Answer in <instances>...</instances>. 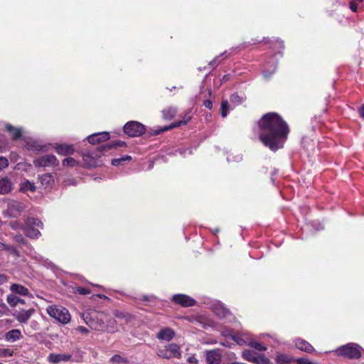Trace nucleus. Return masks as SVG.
Segmentation results:
<instances>
[{"label":"nucleus","mask_w":364,"mask_h":364,"mask_svg":"<svg viewBox=\"0 0 364 364\" xmlns=\"http://www.w3.org/2000/svg\"><path fill=\"white\" fill-rule=\"evenodd\" d=\"M259 138L272 151L283 147L289 132L287 122L275 112L264 114L258 121Z\"/></svg>","instance_id":"nucleus-1"},{"label":"nucleus","mask_w":364,"mask_h":364,"mask_svg":"<svg viewBox=\"0 0 364 364\" xmlns=\"http://www.w3.org/2000/svg\"><path fill=\"white\" fill-rule=\"evenodd\" d=\"M46 312L50 317L61 323L66 324L70 321V314L68 310L61 306H49L46 309Z\"/></svg>","instance_id":"nucleus-2"},{"label":"nucleus","mask_w":364,"mask_h":364,"mask_svg":"<svg viewBox=\"0 0 364 364\" xmlns=\"http://www.w3.org/2000/svg\"><path fill=\"white\" fill-rule=\"evenodd\" d=\"M105 150H99V146L95 151H89L82 154L83 166L87 168H95L100 165L99 159L104 154Z\"/></svg>","instance_id":"nucleus-3"},{"label":"nucleus","mask_w":364,"mask_h":364,"mask_svg":"<svg viewBox=\"0 0 364 364\" xmlns=\"http://www.w3.org/2000/svg\"><path fill=\"white\" fill-rule=\"evenodd\" d=\"M336 352L337 355L350 359H358L361 356L358 345L353 343L340 346L336 349Z\"/></svg>","instance_id":"nucleus-4"},{"label":"nucleus","mask_w":364,"mask_h":364,"mask_svg":"<svg viewBox=\"0 0 364 364\" xmlns=\"http://www.w3.org/2000/svg\"><path fill=\"white\" fill-rule=\"evenodd\" d=\"M145 131V126L136 121L128 122L124 126V132L130 137L141 136Z\"/></svg>","instance_id":"nucleus-5"},{"label":"nucleus","mask_w":364,"mask_h":364,"mask_svg":"<svg viewBox=\"0 0 364 364\" xmlns=\"http://www.w3.org/2000/svg\"><path fill=\"white\" fill-rule=\"evenodd\" d=\"M157 354L162 358H178L181 357L180 347L176 343H170L168 346H166L164 348L159 349Z\"/></svg>","instance_id":"nucleus-6"},{"label":"nucleus","mask_w":364,"mask_h":364,"mask_svg":"<svg viewBox=\"0 0 364 364\" xmlns=\"http://www.w3.org/2000/svg\"><path fill=\"white\" fill-rule=\"evenodd\" d=\"M33 163L36 167H55L59 165V161L53 154H47L36 158Z\"/></svg>","instance_id":"nucleus-7"},{"label":"nucleus","mask_w":364,"mask_h":364,"mask_svg":"<svg viewBox=\"0 0 364 364\" xmlns=\"http://www.w3.org/2000/svg\"><path fill=\"white\" fill-rule=\"evenodd\" d=\"M104 316L105 314L102 312H95L90 317L87 316L85 320L93 329L100 330L104 327Z\"/></svg>","instance_id":"nucleus-8"},{"label":"nucleus","mask_w":364,"mask_h":364,"mask_svg":"<svg viewBox=\"0 0 364 364\" xmlns=\"http://www.w3.org/2000/svg\"><path fill=\"white\" fill-rule=\"evenodd\" d=\"M35 311L36 310L33 308L28 310H16L13 313V316L20 323H26Z\"/></svg>","instance_id":"nucleus-9"},{"label":"nucleus","mask_w":364,"mask_h":364,"mask_svg":"<svg viewBox=\"0 0 364 364\" xmlns=\"http://www.w3.org/2000/svg\"><path fill=\"white\" fill-rule=\"evenodd\" d=\"M243 358L250 362H252L257 364H267L268 360L263 355H257L252 350H245L242 353Z\"/></svg>","instance_id":"nucleus-10"},{"label":"nucleus","mask_w":364,"mask_h":364,"mask_svg":"<svg viewBox=\"0 0 364 364\" xmlns=\"http://www.w3.org/2000/svg\"><path fill=\"white\" fill-rule=\"evenodd\" d=\"M172 301L183 307L193 306L196 304L193 298L186 294H176L173 296Z\"/></svg>","instance_id":"nucleus-11"},{"label":"nucleus","mask_w":364,"mask_h":364,"mask_svg":"<svg viewBox=\"0 0 364 364\" xmlns=\"http://www.w3.org/2000/svg\"><path fill=\"white\" fill-rule=\"evenodd\" d=\"M110 138L109 133L107 132H97L87 136V141L91 144H96L105 141Z\"/></svg>","instance_id":"nucleus-12"},{"label":"nucleus","mask_w":364,"mask_h":364,"mask_svg":"<svg viewBox=\"0 0 364 364\" xmlns=\"http://www.w3.org/2000/svg\"><path fill=\"white\" fill-rule=\"evenodd\" d=\"M72 355L66 353H51L48 357V360L51 363H59L60 362H68L71 360Z\"/></svg>","instance_id":"nucleus-13"},{"label":"nucleus","mask_w":364,"mask_h":364,"mask_svg":"<svg viewBox=\"0 0 364 364\" xmlns=\"http://www.w3.org/2000/svg\"><path fill=\"white\" fill-rule=\"evenodd\" d=\"M9 210L13 216H16L23 211L25 205L23 203L12 200L8 204Z\"/></svg>","instance_id":"nucleus-14"},{"label":"nucleus","mask_w":364,"mask_h":364,"mask_svg":"<svg viewBox=\"0 0 364 364\" xmlns=\"http://www.w3.org/2000/svg\"><path fill=\"white\" fill-rule=\"evenodd\" d=\"M55 149V151L61 156L71 155L75 151L73 145L66 144H56Z\"/></svg>","instance_id":"nucleus-15"},{"label":"nucleus","mask_w":364,"mask_h":364,"mask_svg":"<svg viewBox=\"0 0 364 364\" xmlns=\"http://www.w3.org/2000/svg\"><path fill=\"white\" fill-rule=\"evenodd\" d=\"M9 289L12 292L11 294H14L15 295L18 294L20 296H28L30 294L29 290L26 287L16 283L12 284L10 286Z\"/></svg>","instance_id":"nucleus-16"},{"label":"nucleus","mask_w":364,"mask_h":364,"mask_svg":"<svg viewBox=\"0 0 364 364\" xmlns=\"http://www.w3.org/2000/svg\"><path fill=\"white\" fill-rule=\"evenodd\" d=\"M175 336V332L171 328L161 329L156 336V338L163 341H171Z\"/></svg>","instance_id":"nucleus-17"},{"label":"nucleus","mask_w":364,"mask_h":364,"mask_svg":"<svg viewBox=\"0 0 364 364\" xmlns=\"http://www.w3.org/2000/svg\"><path fill=\"white\" fill-rule=\"evenodd\" d=\"M12 189V183L7 177L0 178V194L4 195L9 193Z\"/></svg>","instance_id":"nucleus-18"},{"label":"nucleus","mask_w":364,"mask_h":364,"mask_svg":"<svg viewBox=\"0 0 364 364\" xmlns=\"http://www.w3.org/2000/svg\"><path fill=\"white\" fill-rule=\"evenodd\" d=\"M206 360L209 364H220L221 357L217 350H209L206 352Z\"/></svg>","instance_id":"nucleus-19"},{"label":"nucleus","mask_w":364,"mask_h":364,"mask_svg":"<svg viewBox=\"0 0 364 364\" xmlns=\"http://www.w3.org/2000/svg\"><path fill=\"white\" fill-rule=\"evenodd\" d=\"M295 346L298 349L306 353L314 351V347L309 343L302 339L296 340Z\"/></svg>","instance_id":"nucleus-20"},{"label":"nucleus","mask_w":364,"mask_h":364,"mask_svg":"<svg viewBox=\"0 0 364 364\" xmlns=\"http://www.w3.org/2000/svg\"><path fill=\"white\" fill-rule=\"evenodd\" d=\"M21 338L22 335L19 329H12L5 334V339L9 342H15Z\"/></svg>","instance_id":"nucleus-21"},{"label":"nucleus","mask_w":364,"mask_h":364,"mask_svg":"<svg viewBox=\"0 0 364 364\" xmlns=\"http://www.w3.org/2000/svg\"><path fill=\"white\" fill-rule=\"evenodd\" d=\"M6 130L11 134L13 140H17L21 138L22 135V130L20 128H16L11 124H6L5 126Z\"/></svg>","instance_id":"nucleus-22"},{"label":"nucleus","mask_w":364,"mask_h":364,"mask_svg":"<svg viewBox=\"0 0 364 364\" xmlns=\"http://www.w3.org/2000/svg\"><path fill=\"white\" fill-rule=\"evenodd\" d=\"M125 146L126 143L124 141L121 140H117L111 143L107 144L105 145L99 146V150H105V151L106 152L111 150L112 149H116L117 147H122Z\"/></svg>","instance_id":"nucleus-23"},{"label":"nucleus","mask_w":364,"mask_h":364,"mask_svg":"<svg viewBox=\"0 0 364 364\" xmlns=\"http://www.w3.org/2000/svg\"><path fill=\"white\" fill-rule=\"evenodd\" d=\"M23 230L26 235L32 239L38 238L41 235V232L38 230L35 229V228L31 225H27L26 223Z\"/></svg>","instance_id":"nucleus-24"},{"label":"nucleus","mask_w":364,"mask_h":364,"mask_svg":"<svg viewBox=\"0 0 364 364\" xmlns=\"http://www.w3.org/2000/svg\"><path fill=\"white\" fill-rule=\"evenodd\" d=\"M6 301L8 304L14 308L16 307L18 304H25V301L14 294H9L6 296Z\"/></svg>","instance_id":"nucleus-25"},{"label":"nucleus","mask_w":364,"mask_h":364,"mask_svg":"<svg viewBox=\"0 0 364 364\" xmlns=\"http://www.w3.org/2000/svg\"><path fill=\"white\" fill-rule=\"evenodd\" d=\"M188 120L186 121H179L178 122H176V123H173L171 124L170 126H165L159 129H156V130H154L153 133H152V135H159L161 133H163L166 131H168V130H170L173 128H175V127H178L179 126H181V124H186Z\"/></svg>","instance_id":"nucleus-26"},{"label":"nucleus","mask_w":364,"mask_h":364,"mask_svg":"<svg viewBox=\"0 0 364 364\" xmlns=\"http://www.w3.org/2000/svg\"><path fill=\"white\" fill-rule=\"evenodd\" d=\"M36 186L34 183L29 181L28 180H25L21 184L20 191L23 193H26L28 191L34 192L36 191Z\"/></svg>","instance_id":"nucleus-27"},{"label":"nucleus","mask_w":364,"mask_h":364,"mask_svg":"<svg viewBox=\"0 0 364 364\" xmlns=\"http://www.w3.org/2000/svg\"><path fill=\"white\" fill-rule=\"evenodd\" d=\"M39 178L42 186L46 188L50 186L54 182L53 177L50 173L43 174Z\"/></svg>","instance_id":"nucleus-28"},{"label":"nucleus","mask_w":364,"mask_h":364,"mask_svg":"<svg viewBox=\"0 0 364 364\" xmlns=\"http://www.w3.org/2000/svg\"><path fill=\"white\" fill-rule=\"evenodd\" d=\"M114 316L118 318L124 320L127 323L131 322L133 319V316L131 314L119 310L114 311Z\"/></svg>","instance_id":"nucleus-29"},{"label":"nucleus","mask_w":364,"mask_h":364,"mask_svg":"<svg viewBox=\"0 0 364 364\" xmlns=\"http://www.w3.org/2000/svg\"><path fill=\"white\" fill-rule=\"evenodd\" d=\"M110 363L112 364H128L129 360L127 358L122 357L120 355H114L110 358Z\"/></svg>","instance_id":"nucleus-30"},{"label":"nucleus","mask_w":364,"mask_h":364,"mask_svg":"<svg viewBox=\"0 0 364 364\" xmlns=\"http://www.w3.org/2000/svg\"><path fill=\"white\" fill-rule=\"evenodd\" d=\"M176 114V109L174 107H168L162 111L163 117L166 119H172Z\"/></svg>","instance_id":"nucleus-31"},{"label":"nucleus","mask_w":364,"mask_h":364,"mask_svg":"<svg viewBox=\"0 0 364 364\" xmlns=\"http://www.w3.org/2000/svg\"><path fill=\"white\" fill-rule=\"evenodd\" d=\"M25 223L27 224V225H31L32 227L36 226L40 228H43V223L39 219L35 218H27Z\"/></svg>","instance_id":"nucleus-32"},{"label":"nucleus","mask_w":364,"mask_h":364,"mask_svg":"<svg viewBox=\"0 0 364 364\" xmlns=\"http://www.w3.org/2000/svg\"><path fill=\"white\" fill-rule=\"evenodd\" d=\"M230 105L228 100H223L220 106V114L223 117H226L229 111Z\"/></svg>","instance_id":"nucleus-33"},{"label":"nucleus","mask_w":364,"mask_h":364,"mask_svg":"<svg viewBox=\"0 0 364 364\" xmlns=\"http://www.w3.org/2000/svg\"><path fill=\"white\" fill-rule=\"evenodd\" d=\"M79 164V161H76L75 159L72 157H68L63 160V166H70L74 167Z\"/></svg>","instance_id":"nucleus-34"},{"label":"nucleus","mask_w":364,"mask_h":364,"mask_svg":"<svg viewBox=\"0 0 364 364\" xmlns=\"http://www.w3.org/2000/svg\"><path fill=\"white\" fill-rule=\"evenodd\" d=\"M215 313L220 318H225L230 314L229 311L223 307L215 308Z\"/></svg>","instance_id":"nucleus-35"},{"label":"nucleus","mask_w":364,"mask_h":364,"mask_svg":"<svg viewBox=\"0 0 364 364\" xmlns=\"http://www.w3.org/2000/svg\"><path fill=\"white\" fill-rule=\"evenodd\" d=\"M276 360L279 364L289 363L291 362V358L287 355L280 354L277 356Z\"/></svg>","instance_id":"nucleus-36"},{"label":"nucleus","mask_w":364,"mask_h":364,"mask_svg":"<svg viewBox=\"0 0 364 364\" xmlns=\"http://www.w3.org/2000/svg\"><path fill=\"white\" fill-rule=\"evenodd\" d=\"M231 104L234 105H240L242 102L243 99L242 97L239 96L237 93H234L230 96V98Z\"/></svg>","instance_id":"nucleus-37"},{"label":"nucleus","mask_w":364,"mask_h":364,"mask_svg":"<svg viewBox=\"0 0 364 364\" xmlns=\"http://www.w3.org/2000/svg\"><path fill=\"white\" fill-rule=\"evenodd\" d=\"M132 159V157L130 156H125L124 157H122V158H119V159H114L112 160V165L113 166H119L122 164V163L123 161H130Z\"/></svg>","instance_id":"nucleus-38"},{"label":"nucleus","mask_w":364,"mask_h":364,"mask_svg":"<svg viewBox=\"0 0 364 364\" xmlns=\"http://www.w3.org/2000/svg\"><path fill=\"white\" fill-rule=\"evenodd\" d=\"M3 250H6L9 252L11 254L18 255V251L14 245H7L4 244V247L3 248Z\"/></svg>","instance_id":"nucleus-39"},{"label":"nucleus","mask_w":364,"mask_h":364,"mask_svg":"<svg viewBox=\"0 0 364 364\" xmlns=\"http://www.w3.org/2000/svg\"><path fill=\"white\" fill-rule=\"evenodd\" d=\"M13 355V351H11L9 348H1L0 350V355L1 357H9Z\"/></svg>","instance_id":"nucleus-40"},{"label":"nucleus","mask_w":364,"mask_h":364,"mask_svg":"<svg viewBox=\"0 0 364 364\" xmlns=\"http://www.w3.org/2000/svg\"><path fill=\"white\" fill-rule=\"evenodd\" d=\"M76 291L81 295H86L90 293V290L88 288L78 287L76 289Z\"/></svg>","instance_id":"nucleus-41"},{"label":"nucleus","mask_w":364,"mask_h":364,"mask_svg":"<svg viewBox=\"0 0 364 364\" xmlns=\"http://www.w3.org/2000/svg\"><path fill=\"white\" fill-rule=\"evenodd\" d=\"M251 346L253 347L255 349L260 351L265 350L267 349L266 347L263 346L262 343L259 342L252 343Z\"/></svg>","instance_id":"nucleus-42"},{"label":"nucleus","mask_w":364,"mask_h":364,"mask_svg":"<svg viewBox=\"0 0 364 364\" xmlns=\"http://www.w3.org/2000/svg\"><path fill=\"white\" fill-rule=\"evenodd\" d=\"M9 165L8 160L3 156H0V171Z\"/></svg>","instance_id":"nucleus-43"},{"label":"nucleus","mask_w":364,"mask_h":364,"mask_svg":"<svg viewBox=\"0 0 364 364\" xmlns=\"http://www.w3.org/2000/svg\"><path fill=\"white\" fill-rule=\"evenodd\" d=\"M297 364H314L306 358H300L296 359Z\"/></svg>","instance_id":"nucleus-44"},{"label":"nucleus","mask_w":364,"mask_h":364,"mask_svg":"<svg viewBox=\"0 0 364 364\" xmlns=\"http://www.w3.org/2000/svg\"><path fill=\"white\" fill-rule=\"evenodd\" d=\"M15 240L21 245H26V240L21 235H17L15 236Z\"/></svg>","instance_id":"nucleus-45"},{"label":"nucleus","mask_w":364,"mask_h":364,"mask_svg":"<svg viewBox=\"0 0 364 364\" xmlns=\"http://www.w3.org/2000/svg\"><path fill=\"white\" fill-rule=\"evenodd\" d=\"M357 8H358V4H357V2L352 0L350 2V9L353 12H356L357 11Z\"/></svg>","instance_id":"nucleus-46"},{"label":"nucleus","mask_w":364,"mask_h":364,"mask_svg":"<svg viewBox=\"0 0 364 364\" xmlns=\"http://www.w3.org/2000/svg\"><path fill=\"white\" fill-rule=\"evenodd\" d=\"M203 105L209 109H211L213 107V103L210 100H205L203 102Z\"/></svg>","instance_id":"nucleus-47"},{"label":"nucleus","mask_w":364,"mask_h":364,"mask_svg":"<svg viewBox=\"0 0 364 364\" xmlns=\"http://www.w3.org/2000/svg\"><path fill=\"white\" fill-rule=\"evenodd\" d=\"M7 282V277L5 274H0V284H3Z\"/></svg>","instance_id":"nucleus-48"},{"label":"nucleus","mask_w":364,"mask_h":364,"mask_svg":"<svg viewBox=\"0 0 364 364\" xmlns=\"http://www.w3.org/2000/svg\"><path fill=\"white\" fill-rule=\"evenodd\" d=\"M358 113L363 119H364V104L358 109Z\"/></svg>","instance_id":"nucleus-49"},{"label":"nucleus","mask_w":364,"mask_h":364,"mask_svg":"<svg viewBox=\"0 0 364 364\" xmlns=\"http://www.w3.org/2000/svg\"><path fill=\"white\" fill-rule=\"evenodd\" d=\"M219 58H220V56L215 58L214 60L210 63V65H213V66L217 65L220 62Z\"/></svg>","instance_id":"nucleus-50"},{"label":"nucleus","mask_w":364,"mask_h":364,"mask_svg":"<svg viewBox=\"0 0 364 364\" xmlns=\"http://www.w3.org/2000/svg\"><path fill=\"white\" fill-rule=\"evenodd\" d=\"M32 147L35 150L40 151V150H42L43 146L42 145H40V144H37V143H33V145H32Z\"/></svg>","instance_id":"nucleus-51"},{"label":"nucleus","mask_w":364,"mask_h":364,"mask_svg":"<svg viewBox=\"0 0 364 364\" xmlns=\"http://www.w3.org/2000/svg\"><path fill=\"white\" fill-rule=\"evenodd\" d=\"M274 71L273 72H269V71H264L263 74H264V76L266 77V78H269L271 77V75L273 74Z\"/></svg>","instance_id":"nucleus-52"},{"label":"nucleus","mask_w":364,"mask_h":364,"mask_svg":"<svg viewBox=\"0 0 364 364\" xmlns=\"http://www.w3.org/2000/svg\"><path fill=\"white\" fill-rule=\"evenodd\" d=\"M78 330L82 333H88V330L85 327H83V326H79Z\"/></svg>","instance_id":"nucleus-53"},{"label":"nucleus","mask_w":364,"mask_h":364,"mask_svg":"<svg viewBox=\"0 0 364 364\" xmlns=\"http://www.w3.org/2000/svg\"><path fill=\"white\" fill-rule=\"evenodd\" d=\"M188 361H189L190 363H197V360H196L195 358H193H193H191H191H188Z\"/></svg>","instance_id":"nucleus-54"},{"label":"nucleus","mask_w":364,"mask_h":364,"mask_svg":"<svg viewBox=\"0 0 364 364\" xmlns=\"http://www.w3.org/2000/svg\"><path fill=\"white\" fill-rule=\"evenodd\" d=\"M142 299H143L144 301H150L149 296H146V295H144V296H142Z\"/></svg>","instance_id":"nucleus-55"},{"label":"nucleus","mask_w":364,"mask_h":364,"mask_svg":"<svg viewBox=\"0 0 364 364\" xmlns=\"http://www.w3.org/2000/svg\"><path fill=\"white\" fill-rule=\"evenodd\" d=\"M4 247V243H2L0 242V251L3 250Z\"/></svg>","instance_id":"nucleus-56"},{"label":"nucleus","mask_w":364,"mask_h":364,"mask_svg":"<svg viewBox=\"0 0 364 364\" xmlns=\"http://www.w3.org/2000/svg\"><path fill=\"white\" fill-rule=\"evenodd\" d=\"M97 296L100 297V298H105V299H107V297L103 294H97Z\"/></svg>","instance_id":"nucleus-57"},{"label":"nucleus","mask_w":364,"mask_h":364,"mask_svg":"<svg viewBox=\"0 0 364 364\" xmlns=\"http://www.w3.org/2000/svg\"><path fill=\"white\" fill-rule=\"evenodd\" d=\"M109 322L111 323V325H113L115 323L114 320H110Z\"/></svg>","instance_id":"nucleus-58"}]
</instances>
